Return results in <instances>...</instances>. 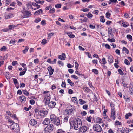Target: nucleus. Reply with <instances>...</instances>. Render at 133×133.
I'll list each match as a JSON object with an SVG mask.
<instances>
[{
    "instance_id": "obj_14",
    "label": "nucleus",
    "mask_w": 133,
    "mask_h": 133,
    "mask_svg": "<svg viewBox=\"0 0 133 133\" xmlns=\"http://www.w3.org/2000/svg\"><path fill=\"white\" fill-rule=\"evenodd\" d=\"M65 56L66 55L65 53H63L61 55H58V58L61 60H64L66 57Z\"/></svg>"
},
{
    "instance_id": "obj_22",
    "label": "nucleus",
    "mask_w": 133,
    "mask_h": 133,
    "mask_svg": "<svg viewBox=\"0 0 133 133\" xmlns=\"http://www.w3.org/2000/svg\"><path fill=\"white\" fill-rule=\"evenodd\" d=\"M43 13V11L41 9H39L38 11H36L34 13V15H37V14H39L40 13Z\"/></svg>"
},
{
    "instance_id": "obj_6",
    "label": "nucleus",
    "mask_w": 133,
    "mask_h": 133,
    "mask_svg": "<svg viewBox=\"0 0 133 133\" xmlns=\"http://www.w3.org/2000/svg\"><path fill=\"white\" fill-rule=\"evenodd\" d=\"M105 55L107 57L108 61L110 63L112 62L113 61V57L112 55L110 54L107 53H105Z\"/></svg>"
},
{
    "instance_id": "obj_31",
    "label": "nucleus",
    "mask_w": 133,
    "mask_h": 133,
    "mask_svg": "<svg viewBox=\"0 0 133 133\" xmlns=\"http://www.w3.org/2000/svg\"><path fill=\"white\" fill-rule=\"evenodd\" d=\"M132 115V114L131 113H129L128 114H127L125 115V118L126 119H128L129 116H131Z\"/></svg>"
},
{
    "instance_id": "obj_11",
    "label": "nucleus",
    "mask_w": 133,
    "mask_h": 133,
    "mask_svg": "<svg viewBox=\"0 0 133 133\" xmlns=\"http://www.w3.org/2000/svg\"><path fill=\"white\" fill-rule=\"evenodd\" d=\"M4 17L6 19H8L13 17V14L10 13H5L4 15Z\"/></svg>"
},
{
    "instance_id": "obj_54",
    "label": "nucleus",
    "mask_w": 133,
    "mask_h": 133,
    "mask_svg": "<svg viewBox=\"0 0 133 133\" xmlns=\"http://www.w3.org/2000/svg\"><path fill=\"white\" fill-rule=\"evenodd\" d=\"M30 102L31 104L33 105L35 103V101L33 99H31L30 101Z\"/></svg>"
},
{
    "instance_id": "obj_2",
    "label": "nucleus",
    "mask_w": 133,
    "mask_h": 133,
    "mask_svg": "<svg viewBox=\"0 0 133 133\" xmlns=\"http://www.w3.org/2000/svg\"><path fill=\"white\" fill-rule=\"evenodd\" d=\"M50 119L52 122L55 125H59L60 124V121L58 118L54 114H52L50 116Z\"/></svg>"
},
{
    "instance_id": "obj_7",
    "label": "nucleus",
    "mask_w": 133,
    "mask_h": 133,
    "mask_svg": "<svg viewBox=\"0 0 133 133\" xmlns=\"http://www.w3.org/2000/svg\"><path fill=\"white\" fill-rule=\"evenodd\" d=\"M88 129V128L87 127L83 126L81 127L79 129V130L78 131L79 133H83L85 132Z\"/></svg>"
},
{
    "instance_id": "obj_13",
    "label": "nucleus",
    "mask_w": 133,
    "mask_h": 133,
    "mask_svg": "<svg viewBox=\"0 0 133 133\" xmlns=\"http://www.w3.org/2000/svg\"><path fill=\"white\" fill-rule=\"evenodd\" d=\"M50 122V120L49 118H46L43 121V123L45 125H47L49 124Z\"/></svg>"
},
{
    "instance_id": "obj_50",
    "label": "nucleus",
    "mask_w": 133,
    "mask_h": 133,
    "mask_svg": "<svg viewBox=\"0 0 133 133\" xmlns=\"http://www.w3.org/2000/svg\"><path fill=\"white\" fill-rule=\"evenodd\" d=\"M102 64H105L106 63L105 59L104 58H103L102 59Z\"/></svg>"
},
{
    "instance_id": "obj_58",
    "label": "nucleus",
    "mask_w": 133,
    "mask_h": 133,
    "mask_svg": "<svg viewBox=\"0 0 133 133\" xmlns=\"http://www.w3.org/2000/svg\"><path fill=\"white\" fill-rule=\"evenodd\" d=\"M15 42V40L14 39H12L10 41L9 43H10V44H13Z\"/></svg>"
},
{
    "instance_id": "obj_53",
    "label": "nucleus",
    "mask_w": 133,
    "mask_h": 133,
    "mask_svg": "<svg viewBox=\"0 0 133 133\" xmlns=\"http://www.w3.org/2000/svg\"><path fill=\"white\" fill-rule=\"evenodd\" d=\"M108 33L109 37L110 38H112L113 37V35L112 33V32H108Z\"/></svg>"
},
{
    "instance_id": "obj_42",
    "label": "nucleus",
    "mask_w": 133,
    "mask_h": 133,
    "mask_svg": "<svg viewBox=\"0 0 133 133\" xmlns=\"http://www.w3.org/2000/svg\"><path fill=\"white\" fill-rule=\"evenodd\" d=\"M92 119V117L91 116H89V117H87L86 118V120L88 121V122H91V120Z\"/></svg>"
},
{
    "instance_id": "obj_45",
    "label": "nucleus",
    "mask_w": 133,
    "mask_h": 133,
    "mask_svg": "<svg viewBox=\"0 0 133 133\" xmlns=\"http://www.w3.org/2000/svg\"><path fill=\"white\" fill-rule=\"evenodd\" d=\"M61 86L62 87H64L65 88L66 87V84L65 82H62L61 84Z\"/></svg>"
},
{
    "instance_id": "obj_21",
    "label": "nucleus",
    "mask_w": 133,
    "mask_h": 133,
    "mask_svg": "<svg viewBox=\"0 0 133 133\" xmlns=\"http://www.w3.org/2000/svg\"><path fill=\"white\" fill-rule=\"evenodd\" d=\"M122 26L124 27H127L128 26H129V24H128L126 22H122Z\"/></svg>"
},
{
    "instance_id": "obj_46",
    "label": "nucleus",
    "mask_w": 133,
    "mask_h": 133,
    "mask_svg": "<svg viewBox=\"0 0 133 133\" xmlns=\"http://www.w3.org/2000/svg\"><path fill=\"white\" fill-rule=\"evenodd\" d=\"M15 26L13 25H9L8 26L10 30H12L13 28H14L15 27Z\"/></svg>"
},
{
    "instance_id": "obj_23",
    "label": "nucleus",
    "mask_w": 133,
    "mask_h": 133,
    "mask_svg": "<svg viewBox=\"0 0 133 133\" xmlns=\"http://www.w3.org/2000/svg\"><path fill=\"white\" fill-rule=\"evenodd\" d=\"M122 51H125L127 54H128L129 53V51L125 47H123L122 49Z\"/></svg>"
},
{
    "instance_id": "obj_56",
    "label": "nucleus",
    "mask_w": 133,
    "mask_h": 133,
    "mask_svg": "<svg viewBox=\"0 0 133 133\" xmlns=\"http://www.w3.org/2000/svg\"><path fill=\"white\" fill-rule=\"evenodd\" d=\"M118 71L119 72L120 75H123V73L121 69H118Z\"/></svg>"
},
{
    "instance_id": "obj_57",
    "label": "nucleus",
    "mask_w": 133,
    "mask_h": 133,
    "mask_svg": "<svg viewBox=\"0 0 133 133\" xmlns=\"http://www.w3.org/2000/svg\"><path fill=\"white\" fill-rule=\"evenodd\" d=\"M13 82L15 84H16L18 83L17 80L15 78H13Z\"/></svg>"
},
{
    "instance_id": "obj_55",
    "label": "nucleus",
    "mask_w": 133,
    "mask_h": 133,
    "mask_svg": "<svg viewBox=\"0 0 133 133\" xmlns=\"http://www.w3.org/2000/svg\"><path fill=\"white\" fill-rule=\"evenodd\" d=\"M41 20V19L39 18H37V19H35L34 21L35 22L37 23L40 21Z\"/></svg>"
},
{
    "instance_id": "obj_44",
    "label": "nucleus",
    "mask_w": 133,
    "mask_h": 133,
    "mask_svg": "<svg viewBox=\"0 0 133 133\" xmlns=\"http://www.w3.org/2000/svg\"><path fill=\"white\" fill-rule=\"evenodd\" d=\"M124 63L125 64H126L127 65H129L130 64V63L129 62V61L127 59H125V60Z\"/></svg>"
},
{
    "instance_id": "obj_36",
    "label": "nucleus",
    "mask_w": 133,
    "mask_h": 133,
    "mask_svg": "<svg viewBox=\"0 0 133 133\" xmlns=\"http://www.w3.org/2000/svg\"><path fill=\"white\" fill-rule=\"evenodd\" d=\"M105 15L106 17L107 18H109L110 17L111 14L109 12H108L106 13Z\"/></svg>"
},
{
    "instance_id": "obj_3",
    "label": "nucleus",
    "mask_w": 133,
    "mask_h": 133,
    "mask_svg": "<svg viewBox=\"0 0 133 133\" xmlns=\"http://www.w3.org/2000/svg\"><path fill=\"white\" fill-rule=\"evenodd\" d=\"M54 126L52 124H51L48 125L44 129V131L46 133L50 132L53 130Z\"/></svg>"
},
{
    "instance_id": "obj_37",
    "label": "nucleus",
    "mask_w": 133,
    "mask_h": 133,
    "mask_svg": "<svg viewBox=\"0 0 133 133\" xmlns=\"http://www.w3.org/2000/svg\"><path fill=\"white\" fill-rule=\"evenodd\" d=\"M7 49V48L5 46L2 47L0 49V50L1 51H4Z\"/></svg>"
},
{
    "instance_id": "obj_41",
    "label": "nucleus",
    "mask_w": 133,
    "mask_h": 133,
    "mask_svg": "<svg viewBox=\"0 0 133 133\" xmlns=\"http://www.w3.org/2000/svg\"><path fill=\"white\" fill-rule=\"evenodd\" d=\"M92 71L94 72L96 74H98V71L96 69H93L92 70Z\"/></svg>"
},
{
    "instance_id": "obj_25",
    "label": "nucleus",
    "mask_w": 133,
    "mask_h": 133,
    "mask_svg": "<svg viewBox=\"0 0 133 133\" xmlns=\"http://www.w3.org/2000/svg\"><path fill=\"white\" fill-rule=\"evenodd\" d=\"M127 38L129 41H131L132 40V37L130 35H127Z\"/></svg>"
},
{
    "instance_id": "obj_12",
    "label": "nucleus",
    "mask_w": 133,
    "mask_h": 133,
    "mask_svg": "<svg viewBox=\"0 0 133 133\" xmlns=\"http://www.w3.org/2000/svg\"><path fill=\"white\" fill-rule=\"evenodd\" d=\"M48 106L52 108H53L55 107V106L56 105V103L55 102L51 101L49 102H48Z\"/></svg>"
},
{
    "instance_id": "obj_60",
    "label": "nucleus",
    "mask_w": 133,
    "mask_h": 133,
    "mask_svg": "<svg viewBox=\"0 0 133 133\" xmlns=\"http://www.w3.org/2000/svg\"><path fill=\"white\" fill-rule=\"evenodd\" d=\"M6 113L9 116H10V117H11V116L12 115L11 113L9 111H7L6 112Z\"/></svg>"
},
{
    "instance_id": "obj_24",
    "label": "nucleus",
    "mask_w": 133,
    "mask_h": 133,
    "mask_svg": "<svg viewBox=\"0 0 133 133\" xmlns=\"http://www.w3.org/2000/svg\"><path fill=\"white\" fill-rule=\"evenodd\" d=\"M67 81L68 83H69L70 85L71 86H74V83L71 80L69 79H68Z\"/></svg>"
},
{
    "instance_id": "obj_47",
    "label": "nucleus",
    "mask_w": 133,
    "mask_h": 133,
    "mask_svg": "<svg viewBox=\"0 0 133 133\" xmlns=\"http://www.w3.org/2000/svg\"><path fill=\"white\" fill-rule=\"evenodd\" d=\"M115 124L117 125H121V123L118 121H116L115 122Z\"/></svg>"
},
{
    "instance_id": "obj_28",
    "label": "nucleus",
    "mask_w": 133,
    "mask_h": 133,
    "mask_svg": "<svg viewBox=\"0 0 133 133\" xmlns=\"http://www.w3.org/2000/svg\"><path fill=\"white\" fill-rule=\"evenodd\" d=\"M67 34L68 36L70 38H73L75 37V36L72 33H67Z\"/></svg>"
},
{
    "instance_id": "obj_40",
    "label": "nucleus",
    "mask_w": 133,
    "mask_h": 133,
    "mask_svg": "<svg viewBox=\"0 0 133 133\" xmlns=\"http://www.w3.org/2000/svg\"><path fill=\"white\" fill-rule=\"evenodd\" d=\"M93 16V15L90 13L89 12L87 14V17L89 18H91Z\"/></svg>"
},
{
    "instance_id": "obj_27",
    "label": "nucleus",
    "mask_w": 133,
    "mask_h": 133,
    "mask_svg": "<svg viewBox=\"0 0 133 133\" xmlns=\"http://www.w3.org/2000/svg\"><path fill=\"white\" fill-rule=\"evenodd\" d=\"M83 89L84 91L86 92H89L90 91V89L88 88L87 87H84L83 88Z\"/></svg>"
},
{
    "instance_id": "obj_4",
    "label": "nucleus",
    "mask_w": 133,
    "mask_h": 133,
    "mask_svg": "<svg viewBox=\"0 0 133 133\" xmlns=\"http://www.w3.org/2000/svg\"><path fill=\"white\" fill-rule=\"evenodd\" d=\"M11 128L15 131L18 132L19 130V125L16 123H13L11 126Z\"/></svg>"
},
{
    "instance_id": "obj_26",
    "label": "nucleus",
    "mask_w": 133,
    "mask_h": 133,
    "mask_svg": "<svg viewBox=\"0 0 133 133\" xmlns=\"http://www.w3.org/2000/svg\"><path fill=\"white\" fill-rule=\"evenodd\" d=\"M79 102L81 105H83L86 103V102L85 101L81 99H79Z\"/></svg>"
},
{
    "instance_id": "obj_8",
    "label": "nucleus",
    "mask_w": 133,
    "mask_h": 133,
    "mask_svg": "<svg viewBox=\"0 0 133 133\" xmlns=\"http://www.w3.org/2000/svg\"><path fill=\"white\" fill-rule=\"evenodd\" d=\"M74 109H72V107H68L65 110V112L68 115H70Z\"/></svg>"
},
{
    "instance_id": "obj_35",
    "label": "nucleus",
    "mask_w": 133,
    "mask_h": 133,
    "mask_svg": "<svg viewBox=\"0 0 133 133\" xmlns=\"http://www.w3.org/2000/svg\"><path fill=\"white\" fill-rule=\"evenodd\" d=\"M11 117L13 118L14 119L18 120V118L17 117L16 114H14L13 115H12Z\"/></svg>"
},
{
    "instance_id": "obj_59",
    "label": "nucleus",
    "mask_w": 133,
    "mask_h": 133,
    "mask_svg": "<svg viewBox=\"0 0 133 133\" xmlns=\"http://www.w3.org/2000/svg\"><path fill=\"white\" fill-rule=\"evenodd\" d=\"M112 29L111 27H109L108 28V33L109 32H112Z\"/></svg>"
},
{
    "instance_id": "obj_18",
    "label": "nucleus",
    "mask_w": 133,
    "mask_h": 133,
    "mask_svg": "<svg viewBox=\"0 0 133 133\" xmlns=\"http://www.w3.org/2000/svg\"><path fill=\"white\" fill-rule=\"evenodd\" d=\"M19 99L21 102L22 103H24L26 101L25 97L23 95L20 96L19 97Z\"/></svg>"
},
{
    "instance_id": "obj_48",
    "label": "nucleus",
    "mask_w": 133,
    "mask_h": 133,
    "mask_svg": "<svg viewBox=\"0 0 133 133\" xmlns=\"http://www.w3.org/2000/svg\"><path fill=\"white\" fill-rule=\"evenodd\" d=\"M55 11V9L54 8H52L49 10V12L50 13H54Z\"/></svg>"
},
{
    "instance_id": "obj_9",
    "label": "nucleus",
    "mask_w": 133,
    "mask_h": 133,
    "mask_svg": "<svg viewBox=\"0 0 133 133\" xmlns=\"http://www.w3.org/2000/svg\"><path fill=\"white\" fill-rule=\"evenodd\" d=\"M48 113V112L47 111H44L43 110H41L39 112V114L42 118L46 116Z\"/></svg>"
},
{
    "instance_id": "obj_62",
    "label": "nucleus",
    "mask_w": 133,
    "mask_h": 133,
    "mask_svg": "<svg viewBox=\"0 0 133 133\" xmlns=\"http://www.w3.org/2000/svg\"><path fill=\"white\" fill-rule=\"evenodd\" d=\"M71 77L72 78L74 79H78L77 77L76 76H75V75H72L71 76Z\"/></svg>"
},
{
    "instance_id": "obj_52",
    "label": "nucleus",
    "mask_w": 133,
    "mask_h": 133,
    "mask_svg": "<svg viewBox=\"0 0 133 133\" xmlns=\"http://www.w3.org/2000/svg\"><path fill=\"white\" fill-rule=\"evenodd\" d=\"M58 64L61 65V66H63L64 65L63 63L60 61H58Z\"/></svg>"
},
{
    "instance_id": "obj_63",
    "label": "nucleus",
    "mask_w": 133,
    "mask_h": 133,
    "mask_svg": "<svg viewBox=\"0 0 133 133\" xmlns=\"http://www.w3.org/2000/svg\"><path fill=\"white\" fill-rule=\"evenodd\" d=\"M17 64V62L16 61H13L12 63L13 65L15 66Z\"/></svg>"
},
{
    "instance_id": "obj_49",
    "label": "nucleus",
    "mask_w": 133,
    "mask_h": 133,
    "mask_svg": "<svg viewBox=\"0 0 133 133\" xmlns=\"http://www.w3.org/2000/svg\"><path fill=\"white\" fill-rule=\"evenodd\" d=\"M61 4H57L55 6V7L57 8H61Z\"/></svg>"
},
{
    "instance_id": "obj_39",
    "label": "nucleus",
    "mask_w": 133,
    "mask_h": 133,
    "mask_svg": "<svg viewBox=\"0 0 133 133\" xmlns=\"http://www.w3.org/2000/svg\"><path fill=\"white\" fill-rule=\"evenodd\" d=\"M47 43V40L45 39H43L41 43L43 45L46 44Z\"/></svg>"
},
{
    "instance_id": "obj_1",
    "label": "nucleus",
    "mask_w": 133,
    "mask_h": 133,
    "mask_svg": "<svg viewBox=\"0 0 133 133\" xmlns=\"http://www.w3.org/2000/svg\"><path fill=\"white\" fill-rule=\"evenodd\" d=\"M70 124L71 127H74V129L77 130L81 128L82 122L80 119L77 118L71 121Z\"/></svg>"
},
{
    "instance_id": "obj_51",
    "label": "nucleus",
    "mask_w": 133,
    "mask_h": 133,
    "mask_svg": "<svg viewBox=\"0 0 133 133\" xmlns=\"http://www.w3.org/2000/svg\"><path fill=\"white\" fill-rule=\"evenodd\" d=\"M57 133H65V132L61 129H59L58 130Z\"/></svg>"
},
{
    "instance_id": "obj_15",
    "label": "nucleus",
    "mask_w": 133,
    "mask_h": 133,
    "mask_svg": "<svg viewBox=\"0 0 133 133\" xmlns=\"http://www.w3.org/2000/svg\"><path fill=\"white\" fill-rule=\"evenodd\" d=\"M48 70L49 71V74L50 75H52L54 71V69H52L51 66H49L48 68Z\"/></svg>"
},
{
    "instance_id": "obj_34",
    "label": "nucleus",
    "mask_w": 133,
    "mask_h": 133,
    "mask_svg": "<svg viewBox=\"0 0 133 133\" xmlns=\"http://www.w3.org/2000/svg\"><path fill=\"white\" fill-rule=\"evenodd\" d=\"M24 14L25 16H27V17L28 16H30L31 15L30 13L28 11H26Z\"/></svg>"
},
{
    "instance_id": "obj_17",
    "label": "nucleus",
    "mask_w": 133,
    "mask_h": 133,
    "mask_svg": "<svg viewBox=\"0 0 133 133\" xmlns=\"http://www.w3.org/2000/svg\"><path fill=\"white\" fill-rule=\"evenodd\" d=\"M130 93L131 94H133V84L130 83L129 87Z\"/></svg>"
},
{
    "instance_id": "obj_20",
    "label": "nucleus",
    "mask_w": 133,
    "mask_h": 133,
    "mask_svg": "<svg viewBox=\"0 0 133 133\" xmlns=\"http://www.w3.org/2000/svg\"><path fill=\"white\" fill-rule=\"evenodd\" d=\"M46 99V101L45 102V104H46L48 103V101H50V97L49 94L47 95L46 97L45 96V98Z\"/></svg>"
},
{
    "instance_id": "obj_38",
    "label": "nucleus",
    "mask_w": 133,
    "mask_h": 133,
    "mask_svg": "<svg viewBox=\"0 0 133 133\" xmlns=\"http://www.w3.org/2000/svg\"><path fill=\"white\" fill-rule=\"evenodd\" d=\"M107 40L111 42H114L115 41V39L114 38H112L111 39H110L109 38H108V39Z\"/></svg>"
},
{
    "instance_id": "obj_32",
    "label": "nucleus",
    "mask_w": 133,
    "mask_h": 133,
    "mask_svg": "<svg viewBox=\"0 0 133 133\" xmlns=\"http://www.w3.org/2000/svg\"><path fill=\"white\" fill-rule=\"evenodd\" d=\"M6 74L5 75L6 78L7 79H10L11 77V76L10 75L9 72H6Z\"/></svg>"
},
{
    "instance_id": "obj_19",
    "label": "nucleus",
    "mask_w": 133,
    "mask_h": 133,
    "mask_svg": "<svg viewBox=\"0 0 133 133\" xmlns=\"http://www.w3.org/2000/svg\"><path fill=\"white\" fill-rule=\"evenodd\" d=\"M71 101L72 102H74L76 104V105L78 104V102L77 100V99L76 97H72L71 98Z\"/></svg>"
},
{
    "instance_id": "obj_43",
    "label": "nucleus",
    "mask_w": 133,
    "mask_h": 133,
    "mask_svg": "<svg viewBox=\"0 0 133 133\" xmlns=\"http://www.w3.org/2000/svg\"><path fill=\"white\" fill-rule=\"evenodd\" d=\"M122 82L123 85L124 87H126L128 85V84L127 83H125V82L124 81V80H122Z\"/></svg>"
},
{
    "instance_id": "obj_64",
    "label": "nucleus",
    "mask_w": 133,
    "mask_h": 133,
    "mask_svg": "<svg viewBox=\"0 0 133 133\" xmlns=\"http://www.w3.org/2000/svg\"><path fill=\"white\" fill-rule=\"evenodd\" d=\"M83 109H88V106L87 105L85 104L83 105Z\"/></svg>"
},
{
    "instance_id": "obj_30",
    "label": "nucleus",
    "mask_w": 133,
    "mask_h": 133,
    "mask_svg": "<svg viewBox=\"0 0 133 133\" xmlns=\"http://www.w3.org/2000/svg\"><path fill=\"white\" fill-rule=\"evenodd\" d=\"M29 49V48L27 46L25 47V49L22 50L23 53L25 54L28 51Z\"/></svg>"
},
{
    "instance_id": "obj_5",
    "label": "nucleus",
    "mask_w": 133,
    "mask_h": 133,
    "mask_svg": "<svg viewBox=\"0 0 133 133\" xmlns=\"http://www.w3.org/2000/svg\"><path fill=\"white\" fill-rule=\"evenodd\" d=\"M93 129L95 131L98 132H101L102 130V128L100 126L97 124L94 125Z\"/></svg>"
},
{
    "instance_id": "obj_61",
    "label": "nucleus",
    "mask_w": 133,
    "mask_h": 133,
    "mask_svg": "<svg viewBox=\"0 0 133 133\" xmlns=\"http://www.w3.org/2000/svg\"><path fill=\"white\" fill-rule=\"evenodd\" d=\"M89 9H88L87 8H85L83 9H82L81 11L84 12H85L88 11H89Z\"/></svg>"
},
{
    "instance_id": "obj_16",
    "label": "nucleus",
    "mask_w": 133,
    "mask_h": 133,
    "mask_svg": "<svg viewBox=\"0 0 133 133\" xmlns=\"http://www.w3.org/2000/svg\"><path fill=\"white\" fill-rule=\"evenodd\" d=\"M29 123L31 125L34 126L37 124V122L36 119H32L30 120Z\"/></svg>"
},
{
    "instance_id": "obj_29",
    "label": "nucleus",
    "mask_w": 133,
    "mask_h": 133,
    "mask_svg": "<svg viewBox=\"0 0 133 133\" xmlns=\"http://www.w3.org/2000/svg\"><path fill=\"white\" fill-rule=\"evenodd\" d=\"M104 16H101L100 17V21L101 22H103L104 23L105 22V19L104 18Z\"/></svg>"
},
{
    "instance_id": "obj_33",
    "label": "nucleus",
    "mask_w": 133,
    "mask_h": 133,
    "mask_svg": "<svg viewBox=\"0 0 133 133\" xmlns=\"http://www.w3.org/2000/svg\"><path fill=\"white\" fill-rule=\"evenodd\" d=\"M23 94L26 96H28L29 95V93L26 90H23Z\"/></svg>"
},
{
    "instance_id": "obj_10",
    "label": "nucleus",
    "mask_w": 133,
    "mask_h": 133,
    "mask_svg": "<svg viewBox=\"0 0 133 133\" xmlns=\"http://www.w3.org/2000/svg\"><path fill=\"white\" fill-rule=\"evenodd\" d=\"M111 118L113 120L115 119V108H111Z\"/></svg>"
}]
</instances>
